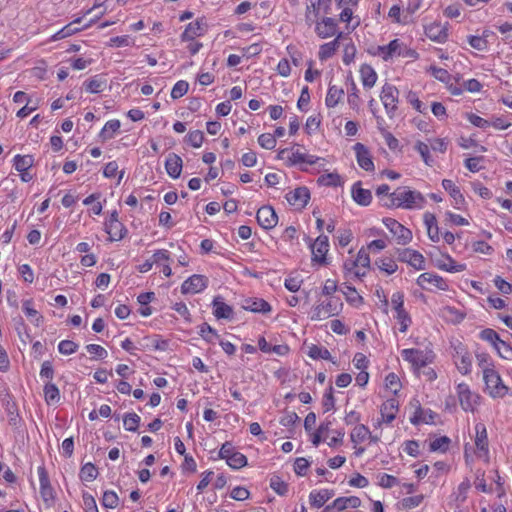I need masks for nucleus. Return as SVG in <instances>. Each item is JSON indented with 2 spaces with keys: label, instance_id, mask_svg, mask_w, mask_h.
Here are the masks:
<instances>
[{
  "label": "nucleus",
  "instance_id": "09e8293b",
  "mask_svg": "<svg viewBox=\"0 0 512 512\" xmlns=\"http://www.w3.org/2000/svg\"><path fill=\"white\" fill-rule=\"evenodd\" d=\"M121 122L118 119L108 120L99 133V137L103 140L114 138L115 134L120 130Z\"/></svg>",
  "mask_w": 512,
  "mask_h": 512
},
{
  "label": "nucleus",
  "instance_id": "7ed1b4c3",
  "mask_svg": "<svg viewBox=\"0 0 512 512\" xmlns=\"http://www.w3.org/2000/svg\"><path fill=\"white\" fill-rule=\"evenodd\" d=\"M369 53L375 57L387 62L397 57L418 59L419 54L416 50L408 47L402 40L395 38L386 45L373 47Z\"/></svg>",
  "mask_w": 512,
  "mask_h": 512
},
{
  "label": "nucleus",
  "instance_id": "473e14b6",
  "mask_svg": "<svg viewBox=\"0 0 512 512\" xmlns=\"http://www.w3.org/2000/svg\"><path fill=\"white\" fill-rule=\"evenodd\" d=\"M164 167L169 177L177 179L182 173L183 160L178 154L169 153L165 159Z\"/></svg>",
  "mask_w": 512,
  "mask_h": 512
},
{
  "label": "nucleus",
  "instance_id": "20e7f679",
  "mask_svg": "<svg viewBox=\"0 0 512 512\" xmlns=\"http://www.w3.org/2000/svg\"><path fill=\"white\" fill-rule=\"evenodd\" d=\"M402 359L407 362L414 373L419 374L422 369L432 364L436 358L432 344L429 343L424 349L406 348L401 350Z\"/></svg>",
  "mask_w": 512,
  "mask_h": 512
},
{
  "label": "nucleus",
  "instance_id": "f3484780",
  "mask_svg": "<svg viewBox=\"0 0 512 512\" xmlns=\"http://www.w3.org/2000/svg\"><path fill=\"white\" fill-rule=\"evenodd\" d=\"M104 230L111 242L122 240L128 233L125 225L119 220V214L116 210L112 211L105 220Z\"/></svg>",
  "mask_w": 512,
  "mask_h": 512
},
{
  "label": "nucleus",
  "instance_id": "4d7b16f0",
  "mask_svg": "<svg viewBox=\"0 0 512 512\" xmlns=\"http://www.w3.org/2000/svg\"><path fill=\"white\" fill-rule=\"evenodd\" d=\"M307 355L313 360H331V353L329 350L316 344L308 346Z\"/></svg>",
  "mask_w": 512,
  "mask_h": 512
},
{
  "label": "nucleus",
  "instance_id": "6e6552de",
  "mask_svg": "<svg viewBox=\"0 0 512 512\" xmlns=\"http://www.w3.org/2000/svg\"><path fill=\"white\" fill-rule=\"evenodd\" d=\"M455 397L464 412L474 413L481 404L482 396L465 382L455 383Z\"/></svg>",
  "mask_w": 512,
  "mask_h": 512
},
{
  "label": "nucleus",
  "instance_id": "a211bd4d",
  "mask_svg": "<svg viewBox=\"0 0 512 512\" xmlns=\"http://www.w3.org/2000/svg\"><path fill=\"white\" fill-rule=\"evenodd\" d=\"M384 226L393 235L395 241L400 245H406L412 241L413 235L409 228L402 225L396 219L385 217L382 219Z\"/></svg>",
  "mask_w": 512,
  "mask_h": 512
},
{
  "label": "nucleus",
  "instance_id": "bf43d9fd",
  "mask_svg": "<svg viewBox=\"0 0 512 512\" xmlns=\"http://www.w3.org/2000/svg\"><path fill=\"white\" fill-rule=\"evenodd\" d=\"M436 80L448 85L452 80V75L444 68L431 65L426 70Z\"/></svg>",
  "mask_w": 512,
  "mask_h": 512
},
{
  "label": "nucleus",
  "instance_id": "1a4fd4ad",
  "mask_svg": "<svg viewBox=\"0 0 512 512\" xmlns=\"http://www.w3.org/2000/svg\"><path fill=\"white\" fill-rule=\"evenodd\" d=\"M343 309V303L339 297H325L319 299L311 308L309 318L312 321H322L338 315Z\"/></svg>",
  "mask_w": 512,
  "mask_h": 512
},
{
  "label": "nucleus",
  "instance_id": "603ef678",
  "mask_svg": "<svg viewBox=\"0 0 512 512\" xmlns=\"http://www.w3.org/2000/svg\"><path fill=\"white\" fill-rule=\"evenodd\" d=\"M405 99L407 103L417 112L421 114L427 113V106L420 100L418 92L409 90L405 95Z\"/></svg>",
  "mask_w": 512,
  "mask_h": 512
},
{
  "label": "nucleus",
  "instance_id": "bb28decb",
  "mask_svg": "<svg viewBox=\"0 0 512 512\" xmlns=\"http://www.w3.org/2000/svg\"><path fill=\"white\" fill-rule=\"evenodd\" d=\"M258 224L265 230L274 228L278 223V216L270 205L262 206L256 213Z\"/></svg>",
  "mask_w": 512,
  "mask_h": 512
},
{
  "label": "nucleus",
  "instance_id": "58836bf2",
  "mask_svg": "<svg viewBox=\"0 0 512 512\" xmlns=\"http://www.w3.org/2000/svg\"><path fill=\"white\" fill-rule=\"evenodd\" d=\"M342 37V33H338L336 38L330 42H326L319 47L318 51V59L321 62H324L330 58H332L337 50L339 49L340 43L339 40Z\"/></svg>",
  "mask_w": 512,
  "mask_h": 512
},
{
  "label": "nucleus",
  "instance_id": "0eeeda50",
  "mask_svg": "<svg viewBox=\"0 0 512 512\" xmlns=\"http://www.w3.org/2000/svg\"><path fill=\"white\" fill-rule=\"evenodd\" d=\"M349 438L354 449L356 457L362 456L366 451V446L378 444L380 437L372 434L366 425H356L349 432Z\"/></svg>",
  "mask_w": 512,
  "mask_h": 512
},
{
  "label": "nucleus",
  "instance_id": "e433bc0d",
  "mask_svg": "<svg viewBox=\"0 0 512 512\" xmlns=\"http://www.w3.org/2000/svg\"><path fill=\"white\" fill-rule=\"evenodd\" d=\"M333 496L334 490L332 489H314L309 494V502L313 508H321Z\"/></svg>",
  "mask_w": 512,
  "mask_h": 512
},
{
  "label": "nucleus",
  "instance_id": "412c9836",
  "mask_svg": "<svg viewBox=\"0 0 512 512\" xmlns=\"http://www.w3.org/2000/svg\"><path fill=\"white\" fill-rule=\"evenodd\" d=\"M352 149L359 167L366 172L373 173L375 171V165L369 148L363 143L357 142Z\"/></svg>",
  "mask_w": 512,
  "mask_h": 512
},
{
  "label": "nucleus",
  "instance_id": "e2e57ef3",
  "mask_svg": "<svg viewBox=\"0 0 512 512\" xmlns=\"http://www.w3.org/2000/svg\"><path fill=\"white\" fill-rule=\"evenodd\" d=\"M376 265L380 269V271L386 273L387 275L394 274L397 269L398 265L396 261L391 257H382L377 262Z\"/></svg>",
  "mask_w": 512,
  "mask_h": 512
},
{
  "label": "nucleus",
  "instance_id": "a878e982",
  "mask_svg": "<svg viewBox=\"0 0 512 512\" xmlns=\"http://www.w3.org/2000/svg\"><path fill=\"white\" fill-rule=\"evenodd\" d=\"M434 265L437 269L448 273H459L466 270L467 266L464 263H458L450 254L442 253L440 257L436 258Z\"/></svg>",
  "mask_w": 512,
  "mask_h": 512
},
{
  "label": "nucleus",
  "instance_id": "b1692460",
  "mask_svg": "<svg viewBox=\"0 0 512 512\" xmlns=\"http://www.w3.org/2000/svg\"><path fill=\"white\" fill-rule=\"evenodd\" d=\"M285 199L289 205L293 206L295 209L302 210L310 200V191L305 186L297 187L287 192Z\"/></svg>",
  "mask_w": 512,
  "mask_h": 512
},
{
  "label": "nucleus",
  "instance_id": "5701e85b",
  "mask_svg": "<svg viewBox=\"0 0 512 512\" xmlns=\"http://www.w3.org/2000/svg\"><path fill=\"white\" fill-rule=\"evenodd\" d=\"M399 411V403L396 399L390 398L384 401L380 406V418L377 420V427L382 424L390 425Z\"/></svg>",
  "mask_w": 512,
  "mask_h": 512
},
{
  "label": "nucleus",
  "instance_id": "ea45409f",
  "mask_svg": "<svg viewBox=\"0 0 512 512\" xmlns=\"http://www.w3.org/2000/svg\"><path fill=\"white\" fill-rule=\"evenodd\" d=\"M351 195L353 200L360 206H368L372 202V193L369 189H364L361 182L352 185Z\"/></svg>",
  "mask_w": 512,
  "mask_h": 512
},
{
  "label": "nucleus",
  "instance_id": "79ce46f5",
  "mask_svg": "<svg viewBox=\"0 0 512 512\" xmlns=\"http://www.w3.org/2000/svg\"><path fill=\"white\" fill-rule=\"evenodd\" d=\"M360 80L365 89L374 87L378 80L375 69L369 64H362L359 69Z\"/></svg>",
  "mask_w": 512,
  "mask_h": 512
},
{
  "label": "nucleus",
  "instance_id": "c03bdc74",
  "mask_svg": "<svg viewBox=\"0 0 512 512\" xmlns=\"http://www.w3.org/2000/svg\"><path fill=\"white\" fill-rule=\"evenodd\" d=\"M342 293L346 302L352 307L359 308L364 304V298L359 294L355 287L344 284Z\"/></svg>",
  "mask_w": 512,
  "mask_h": 512
},
{
  "label": "nucleus",
  "instance_id": "774afa93",
  "mask_svg": "<svg viewBox=\"0 0 512 512\" xmlns=\"http://www.w3.org/2000/svg\"><path fill=\"white\" fill-rule=\"evenodd\" d=\"M204 140V133L201 130L189 131L185 137V142L193 148H200Z\"/></svg>",
  "mask_w": 512,
  "mask_h": 512
},
{
  "label": "nucleus",
  "instance_id": "c85d7f7f",
  "mask_svg": "<svg viewBox=\"0 0 512 512\" xmlns=\"http://www.w3.org/2000/svg\"><path fill=\"white\" fill-rule=\"evenodd\" d=\"M442 187L452 198L453 207L458 210L463 209L466 201L460 188L455 184V182L450 179H444L442 180Z\"/></svg>",
  "mask_w": 512,
  "mask_h": 512
},
{
  "label": "nucleus",
  "instance_id": "13d9d810",
  "mask_svg": "<svg viewBox=\"0 0 512 512\" xmlns=\"http://www.w3.org/2000/svg\"><path fill=\"white\" fill-rule=\"evenodd\" d=\"M384 385L386 390L394 395H397L402 388L400 377L394 372H390L386 375Z\"/></svg>",
  "mask_w": 512,
  "mask_h": 512
},
{
  "label": "nucleus",
  "instance_id": "49530a36",
  "mask_svg": "<svg viewBox=\"0 0 512 512\" xmlns=\"http://www.w3.org/2000/svg\"><path fill=\"white\" fill-rule=\"evenodd\" d=\"M22 311L25 316L36 326H39L43 321V316L35 309L34 301L26 299L22 301Z\"/></svg>",
  "mask_w": 512,
  "mask_h": 512
},
{
  "label": "nucleus",
  "instance_id": "4468645a",
  "mask_svg": "<svg viewBox=\"0 0 512 512\" xmlns=\"http://www.w3.org/2000/svg\"><path fill=\"white\" fill-rule=\"evenodd\" d=\"M474 430L475 453L479 459L488 464L490 462V450L487 428L484 423L478 422L475 424Z\"/></svg>",
  "mask_w": 512,
  "mask_h": 512
},
{
  "label": "nucleus",
  "instance_id": "f03ea898",
  "mask_svg": "<svg viewBox=\"0 0 512 512\" xmlns=\"http://www.w3.org/2000/svg\"><path fill=\"white\" fill-rule=\"evenodd\" d=\"M277 159L283 161L287 167L318 164L320 168H324L326 165L325 158L302 151L299 144L280 149L277 152Z\"/></svg>",
  "mask_w": 512,
  "mask_h": 512
},
{
  "label": "nucleus",
  "instance_id": "37998d69",
  "mask_svg": "<svg viewBox=\"0 0 512 512\" xmlns=\"http://www.w3.org/2000/svg\"><path fill=\"white\" fill-rule=\"evenodd\" d=\"M81 22V18H76L75 20H73L72 22H70L69 24H67L66 26H64L63 28H61L59 31H57L55 34H53L51 36V40L52 41H58V40H61V39H64V38H67L77 32H80L86 28L89 27V25H86L84 27H76L75 24H79Z\"/></svg>",
  "mask_w": 512,
  "mask_h": 512
},
{
  "label": "nucleus",
  "instance_id": "cd10ccee",
  "mask_svg": "<svg viewBox=\"0 0 512 512\" xmlns=\"http://www.w3.org/2000/svg\"><path fill=\"white\" fill-rule=\"evenodd\" d=\"M425 35L433 42L445 43L448 39V28L441 22H432L424 27Z\"/></svg>",
  "mask_w": 512,
  "mask_h": 512
},
{
  "label": "nucleus",
  "instance_id": "aec40b11",
  "mask_svg": "<svg viewBox=\"0 0 512 512\" xmlns=\"http://www.w3.org/2000/svg\"><path fill=\"white\" fill-rule=\"evenodd\" d=\"M398 260L408 264L417 271L426 268L425 257L417 250L411 248H404L398 251Z\"/></svg>",
  "mask_w": 512,
  "mask_h": 512
},
{
  "label": "nucleus",
  "instance_id": "680f3d73",
  "mask_svg": "<svg viewBox=\"0 0 512 512\" xmlns=\"http://www.w3.org/2000/svg\"><path fill=\"white\" fill-rule=\"evenodd\" d=\"M414 149L420 154L421 159L427 166L431 167L434 164V159L430 153V145L423 141H417L414 145Z\"/></svg>",
  "mask_w": 512,
  "mask_h": 512
},
{
  "label": "nucleus",
  "instance_id": "4c0bfd02",
  "mask_svg": "<svg viewBox=\"0 0 512 512\" xmlns=\"http://www.w3.org/2000/svg\"><path fill=\"white\" fill-rule=\"evenodd\" d=\"M170 260V252L166 249H159L154 252L151 258L138 266V270L141 273L150 271L154 264H161L162 261Z\"/></svg>",
  "mask_w": 512,
  "mask_h": 512
},
{
  "label": "nucleus",
  "instance_id": "423d86ee",
  "mask_svg": "<svg viewBox=\"0 0 512 512\" xmlns=\"http://www.w3.org/2000/svg\"><path fill=\"white\" fill-rule=\"evenodd\" d=\"M369 268L370 256L364 247L355 256L345 259L343 263V273L347 278L360 279L367 274Z\"/></svg>",
  "mask_w": 512,
  "mask_h": 512
},
{
  "label": "nucleus",
  "instance_id": "c9c22d12",
  "mask_svg": "<svg viewBox=\"0 0 512 512\" xmlns=\"http://www.w3.org/2000/svg\"><path fill=\"white\" fill-rule=\"evenodd\" d=\"M388 18L394 24L406 26L412 24V20L407 16L405 7L400 3L393 4L388 11Z\"/></svg>",
  "mask_w": 512,
  "mask_h": 512
},
{
  "label": "nucleus",
  "instance_id": "6e6d98bb",
  "mask_svg": "<svg viewBox=\"0 0 512 512\" xmlns=\"http://www.w3.org/2000/svg\"><path fill=\"white\" fill-rule=\"evenodd\" d=\"M98 474L97 467L93 463L88 462L80 468L79 478L83 482H92L98 477Z\"/></svg>",
  "mask_w": 512,
  "mask_h": 512
},
{
  "label": "nucleus",
  "instance_id": "f704fd0d",
  "mask_svg": "<svg viewBox=\"0 0 512 512\" xmlns=\"http://www.w3.org/2000/svg\"><path fill=\"white\" fill-rule=\"evenodd\" d=\"M213 315L216 319H232L234 315L233 308L224 302L223 298L217 296L212 301Z\"/></svg>",
  "mask_w": 512,
  "mask_h": 512
},
{
  "label": "nucleus",
  "instance_id": "9d476101",
  "mask_svg": "<svg viewBox=\"0 0 512 512\" xmlns=\"http://www.w3.org/2000/svg\"><path fill=\"white\" fill-rule=\"evenodd\" d=\"M451 357L458 372L467 376L473 368V358L468 347L460 340L451 341Z\"/></svg>",
  "mask_w": 512,
  "mask_h": 512
},
{
  "label": "nucleus",
  "instance_id": "5fc2aeb1",
  "mask_svg": "<svg viewBox=\"0 0 512 512\" xmlns=\"http://www.w3.org/2000/svg\"><path fill=\"white\" fill-rule=\"evenodd\" d=\"M347 101L352 109H358L361 104L360 91L352 77L350 78Z\"/></svg>",
  "mask_w": 512,
  "mask_h": 512
},
{
  "label": "nucleus",
  "instance_id": "3c124183",
  "mask_svg": "<svg viewBox=\"0 0 512 512\" xmlns=\"http://www.w3.org/2000/svg\"><path fill=\"white\" fill-rule=\"evenodd\" d=\"M85 90L89 93H100L106 87V79L100 75H95L83 83Z\"/></svg>",
  "mask_w": 512,
  "mask_h": 512
},
{
  "label": "nucleus",
  "instance_id": "7c9ffc66",
  "mask_svg": "<svg viewBox=\"0 0 512 512\" xmlns=\"http://www.w3.org/2000/svg\"><path fill=\"white\" fill-rule=\"evenodd\" d=\"M205 23L202 19H196L188 23L182 32L181 41H192L205 34Z\"/></svg>",
  "mask_w": 512,
  "mask_h": 512
},
{
  "label": "nucleus",
  "instance_id": "2eb2a0df",
  "mask_svg": "<svg viewBox=\"0 0 512 512\" xmlns=\"http://www.w3.org/2000/svg\"><path fill=\"white\" fill-rule=\"evenodd\" d=\"M416 284L427 291H448L450 286L447 279L434 272H423L417 279Z\"/></svg>",
  "mask_w": 512,
  "mask_h": 512
},
{
  "label": "nucleus",
  "instance_id": "a18cd8bd",
  "mask_svg": "<svg viewBox=\"0 0 512 512\" xmlns=\"http://www.w3.org/2000/svg\"><path fill=\"white\" fill-rule=\"evenodd\" d=\"M34 163H35L34 156L30 155V154H26V155L17 154L12 159V165L17 172H24L26 170H31L32 167L34 166Z\"/></svg>",
  "mask_w": 512,
  "mask_h": 512
},
{
  "label": "nucleus",
  "instance_id": "de8ad7c7",
  "mask_svg": "<svg viewBox=\"0 0 512 512\" xmlns=\"http://www.w3.org/2000/svg\"><path fill=\"white\" fill-rule=\"evenodd\" d=\"M361 506V499L357 496L338 497L333 501V507L338 511H343L347 508H359Z\"/></svg>",
  "mask_w": 512,
  "mask_h": 512
},
{
  "label": "nucleus",
  "instance_id": "dca6fc26",
  "mask_svg": "<svg viewBox=\"0 0 512 512\" xmlns=\"http://www.w3.org/2000/svg\"><path fill=\"white\" fill-rule=\"evenodd\" d=\"M37 474L41 499L46 505L51 506L55 502L56 492L51 484L50 477L44 463L37 467Z\"/></svg>",
  "mask_w": 512,
  "mask_h": 512
},
{
  "label": "nucleus",
  "instance_id": "864d4df0",
  "mask_svg": "<svg viewBox=\"0 0 512 512\" xmlns=\"http://www.w3.org/2000/svg\"><path fill=\"white\" fill-rule=\"evenodd\" d=\"M198 333L204 341L210 344H214L217 340H220L218 332L208 323H202L199 326Z\"/></svg>",
  "mask_w": 512,
  "mask_h": 512
},
{
  "label": "nucleus",
  "instance_id": "8fccbe9b",
  "mask_svg": "<svg viewBox=\"0 0 512 512\" xmlns=\"http://www.w3.org/2000/svg\"><path fill=\"white\" fill-rule=\"evenodd\" d=\"M43 394L47 405H54L60 401V391L53 382H45Z\"/></svg>",
  "mask_w": 512,
  "mask_h": 512
},
{
  "label": "nucleus",
  "instance_id": "6ab92c4d",
  "mask_svg": "<svg viewBox=\"0 0 512 512\" xmlns=\"http://www.w3.org/2000/svg\"><path fill=\"white\" fill-rule=\"evenodd\" d=\"M311 261L313 265H328L327 253L329 251V240L325 235H319L310 245Z\"/></svg>",
  "mask_w": 512,
  "mask_h": 512
},
{
  "label": "nucleus",
  "instance_id": "f257e3e1",
  "mask_svg": "<svg viewBox=\"0 0 512 512\" xmlns=\"http://www.w3.org/2000/svg\"><path fill=\"white\" fill-rule=\"evenodd\" d=\"M425 204L426 199L421 192L412 190L408 186H400L391 193L389 201L386 202V207L405 210H420L424 208Z\"/></svg>",
  "mask_w": 512,
  "mask_h": 512
},
{
  "label": "nucleus",
  "instance_id": "69168bd1",
  "mask_svg": "<svg viewBox=\"0 0 512 512\" xmlns=\"http://www.w3.org/2000/svg\"><path fill=\"white\" fill-rule=\"evenodd\" d=\"M394 318L399 325L398 330L400 333H406L409 327L412 325V318L407 310L394 314Z\"/></svg>",
  "mask_w": 512,
  "mask_h": 512
},
{
  "label": "nucleus",
  "instance_id": "c756f323",
  "mask_svg": "<svg viewBox=\"0 0 512 512\" xmlns=\"http://www.w3.org/2000/svg\"><path fill=\"white\" fill-rule=\"evenodd\" d=\"M315 32L322 39L330 38L337 33V21L331 17H324L321 21L315 22Z\"/></svg>",
  "mask_w": 512,
  "mask_h": 512
},
{
  "label": "nucleus",
  "instance_id": "393cba45",
  "mask_svg": "<svg viewBox=\"0 0 512 512\" xmlns=\"http://www.w3.org/2000/svg\"><path fill=\"white\" fill-rule=\"evenodd\" d=\"M208 278L204 275L194 274L187 278L181 285L182 294H198L208 286Z\"/></svg>",
  "mask_w": 512,
  "mask_h": 512
},
{
  "label": "nucleus",
  "instance_id": "39448f33",
  "mask_svg": "<svg viewBox=\"0 0 512 512\" xmlns=\"http://www.w3.org/2000/svg\"><path fill=\"white\" fill-rule=\"evenodd\" d=\"M344 431L342 429L334 430L331 421H322L313 432L310 439L314 447H318L322 442H325L329 447H336L343 443Z\"/></svg>",
  "mask_w": 512,
  "mask_h": 512
},
{
  "label": "nucleus",
  "instance_id": "9b49d317",
  "mask_svg": "<svg viewBox=\"0 0 512 512\" xmlns=\"http://www.w3.org/2000/svg\"><path fill=\"white\" fill-rule=\"evenodd\" d=\"M407 410L409 411V421L414 426L422 424L432 425L435 423L437 414L429 408H423L417 397L409 400Z\"/></svg>",
  "mask_w": 512,
  "mask_h": 512
},
{
  "label": "nucleus",
  "instance_id": "ddd939ff",
  "mask_svg": "<svg viewBox=\"0 0 512 512\" xmlns=\"http://www.w3.org/2000/svg\"><path fill=\"white\" fill-rule=\"evenodd\" d=\"M218 458L225 460L226 464L233 470H239L248 464L247 457L229 441H226L220 447Z\"/></svg>",
  "mask_w": 512,
  "mask_h": 512
},
{
  "label": "nucleus",
  "instance_id": "f8f14e48",
  "mask_svg": "<svg viewBox=\"0 0 512 512\" xmlns=\"http://www.w3.org/2000/svg\"><path fill=\"white\" fill-rule=\"evenodd\" d=\"M485 390L492 398H503L508 393V387L504 384L499 372L494 369H486L483 374Z\"/></svg>",
  "mask_w": 512,
  "mask_h": 512
},
{
  "label": "nucleus",
  "instance_id": "a19ab883",
  "mask_svg": "<svg viewBox=\"0 0 512 512\" xmlns=\"http://www.w3.org/2000/svg\"><path fill=\"white\" fill-rule=\"evenodd\" d=\"M344 89L337 85L329 84L325 96V105L327 108H335L344 99Z\"/></svg>",
  "mask_w": 512,
  "mask_h": 512
},
{
  "label": "nucleus",
  "instance_id": "0e129e2a",
  "mask_svg": "<svg viewBox=\"0 0 512 512\" xmlns=\"http://www.w3.org/2000/svg\"><path fill=\"white\" fill-rule=\"evenodd\" d=\"M450 438L447 436H440L432 440L429 444V450L431 452H441L445 453L449 449Z\"/></svg>",
  "mask_w": 512,
  "mask_h": 512
},
{
  "label": "nucleus",
  "instance_id": "4be33fe9",
  "mask_svg": "<svg viewBox=\"0 0 512 512\" xmlns=\"http://www.w3.org/2000/svg\"><path fill=\"white\" fill-rule=\"evenodd\" d=\"M399 98L398 89L392 84H384L380 93V100L387 112V114H393L397 110Z\"/></svg>",
  "mask_w": 512,
  "mask_h": 512
},
{
  "label": "nucleus",
  "instance_id": "052dcab7",
  "mask_svg": "<svg viewBox=\"0 0 512 512\" xmlns=\"http://www.w3.org/2000/svg\"><path fill=\"white\" fill-rule=\"evenodd\" d=\"M317 183L321 186L337 187L341 185L342 181L340 175L337 172H330L319 176Z\"/></svg>",
  "mask_w": 512,
  "mask_h": 512
},
{
  "label": "nucleus",
  "instance_id": "72a5a7b5",
  "mask_svg": "<svg viewBox=\"0 0 512 512\" xmlns=\"http://www.w3.org/2000/svg\"><path fill=\"white\" fill-rule=\"evenodd\" d=\"M423 223L426 228L428 238L432 242L438 243L441 239V235H440L438 221H437L435 214L428 212V211L425 212L423 214Z\"/></svg>",
  "mask_w": 512,
  "mask_h": 512
},
{
  "label": "nucleus",
  "instance_id": "2f4dec72",
  "mask_svg": "<svg viewBox=\"0 0 512 512\" xmlns=\"http://www.w3.org/2000/svg\"><path fill=\"white\" fill-rule=\"evenodd\" d=\"M243 309L252 313L269 314L272 306L264 299L250 297L244 300Z\"/></svg>",
  "mask_w": 512,
  "mask_h": 512
},
{
  "label": "nucleus",
  "instance_id": "338daca9",
  "mask_svg": "<svg viewBox=\"0 0 512 512\" xmlns=\"http://www.w3.org/2000/svg\"><path fill=\"white\" fill-rule=\"evenodd\" d=\"M101 504L104 508L115 509L119 505V497L113 490H106L103 493Z\"/></svg>",
  "mask_w": 512,
  "mask_h": 512
}]
</instances>
